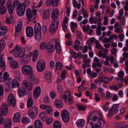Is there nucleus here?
<instances>
[{"mask_svg":"<svg viewBox=\"0 0 128 128\" xmlns=\"http://www.w3.org/2000/svg\"><path fill=\"white\" fill-rule=\"evenodd\" d=\"M96 112H93L88 118L87 123H90L91 128H102L104 125L105 122L102 118L100 114H96Z\"/></svg>","mask_w":128,"mask_h":128,"instance_id":"1","label":"nucleus"},{"mask_svg":"<svg viewBox=\"0 0 128 128\" xmlns=\"http://www.w3.org/2000/svg\"><path fill=\"white\" fill-rule=\"evenodd\" d=\"M58 10L57 8L53 10L51 16L52 20L49 28L50 31L52 33L54 32L58 28L59 24V20L58 17Z\"/></svg>","mask_w":128,"mask_h":128,"instance_id":"2","label":"nucleus"},{"mask_svg":"<svg viewBox=\"0 0 128 128\" xmlns=\"http://www.w3.org/2000/svg\"><path fill=\"white\" fill-rule=\"evenodd\" d=\"M14 52V56L15 57L21 58H24L23 60L27 62L30 56L27 54H25V49L24 48L20 46H16L15 48L10 52Z\"/></svg>","mask_w":128,"mask_h":128,"instance_id":"3","label":"nucleus"},{"mask_svg":"<svg viewBox=\"0 0 128 128\" xmlns=\"http://www.w3.org/2000/svg\"><path fill=\"white\" fill-rule=\"evenodd\" d=\"M64 94L62 95L61 96V98L63 99L65 102L70 104L72 103V98L71 96L70 91L66 90L64 92Z\"/></svg>","mask_w":128,"mask_h":128,"instance_id":"4","label":"nucleus"},{"mask_svg":"<svg viewBox=\"0 0 128 128\" xmlns=\"http://www.w3.org/2000/svg\"><path fill=\"white\" fill-rule=\"evenodd\" d=\"M37 12L36 10H33L32 11L30 9H28L26 11V14L28 20L32 21L35 18V16L36 15Z\"/></svg>","mask_w":128,"mask_h":128,"instance_id":"5","label":"nucleus"},{"mask_svg":"<svg viewBox=\"0 0 128 128\" xmlns=\"http://www.w3.org/2000/svg\"><path fill=\"white\" fill-rule=\"evenodd\" d=\"M22 74L24 75H28L32 74L33 70L32 67L29 65H25L22 68Z\"/></svg>","mask_w":128,"mask_h":128,"instance_id":"6","label":"nucleus"},{"mask_svg":"<svg viewBox=\"0 0 128 128\" xmlns=\"http://www.w3.org/2000/svg\"><path fill=\"white\" fill-rule=\"evenodd\" d=\"M26 8V5L24 4H20L17 6L16 12L19 16H21L24 15Z\"/></svg>","mask_w":128,"mask_h":128,"instance_id":"7","label":"nucleus"},{"mask_svg":"<svg viewBox=\"0 0 128 128\" xmlns=\"http://www.w3.org/2000/svg\"><path fill=\"white\" fill-rule=\"evenodd\" d=\"M61 116L63 121L65 122H68L70 120V115L68 111L66 110H62Z\"/></svg>","mask_w":128,"mask_h":128,"instance_id":"8","label":"nucleus"},{"mask_svg":"<svg viewBox=\"0 0 128 128\" xmlns=\"http://www.w3.org/2000/svg\"><path fill=\"white\" fill-rule=\"evenodd\" d=\"M45 62L44 61L42 60L38 61L36 66L37 70L39 72L43 71L45 69Z\"/></svg>","mask_w":128,"mask_h":128,"instance_id":"9","label":"nucleus"},{"mask_svg":"<svg viewBox=\"0 0 128 128\" xmlns=\"http://www.w3.org/2000/svg\"><path fill=\"white\" fill-rule=\"evenodd\" d=\"M38 113L37 108L35 106L31 108L28 112V115L32 118H34L35 117V114H37Z\"/></svg>","mask_w":128,"mask_h":128,"instance_id":"10","label":"nucleus"},{"mask_svg":"<svg viewBox=\"0 0 128 128\" xmlns=\"http://www.w3.org/2000/svg\"><path fill=\"white\" fill-rule=\"evenodd\" d=\"M8 100L9 104H10L12 107L15 106L16 104V100L12 94H10L8 97Z\"/></svg>","mask_w":128,"mask_h":128,"instance_id":"11","label":"nucleus"},{"mask_svg":"<svg viewBox=\"0 0 128 128\" xmlns=\"http://www.w3.org/2000/svg\"><path fill=\"white\" fill-rule=\"evenodd\" d=\"M8 59L10 60L9 62L10 66L12 68L14 69H16L18 67L19 65L18 63L16 61L13 60L12 57H8Z\"/></svg>","mask_w":128,"mask_h":128,"instance_id":"12","label":"nucleus"},{"mask_svg":"<svg viewBox=\"0 0 128 128\" xmlns=\"http://www.w3.org/2000/svg\"><path fill=\"white\" fill-rule=\"evenodd\" d=\"M54 41L56 43L55 47L56 48V52L58 54H60L61 52V49L59 40L58 39H53L50 41V42H53Z\"/></svg>","mask_w":128,"mask_h":128,"instance_id":"13","label":"nucleus"},{"mask_svg":"<svg viewBox=\"0 0 128 128\" xmlns=\"http://www.w3.org/2000/svg\"><path fill=\"white\" fill-rule=\"evenodd\" d=\"M18 93L20 97L24 96L27 94L26 89L23 86L20 87L18 89Z\"/></svg>","mask_w":128,"mask_h":128,"instance_id":"14","label":"nucleus"},{"mask_svg":"<svg viewBox=\"0 0 128 128\" xmlns=\"http://www.w3.org/2000/svg\"><path fill=\"white\" fill-rule=\"evenodd\" d=\"M8 111L7 105L5 104H3L0 108V111L2 114L4 116L6 114Z\"/></svg>","mask_w":128,"mask_h":128,"instance_id":"15","label":"nucleus"},{"mask_svg":"<svg viewBox=\"0 0 128 128\" xmlns=\"http://www.w3.org/2000/svg\"><path fill=\"white\" fill-rule=\"evenodd\" d=\"M41 91L40 87L38 86L35 88L33 92V96L34 98H37L40 96Z\"/></svg>","mask_w":128,"mask_h":128,"instance_id":"16","label":"nucleus"},{"mask_svg":"<svg viewBox=\"0 0 128 128\" xmlns=\"http://www.w3.org/2000/svg\"><path fill=\"white\" fill-rule=\"evenodd\" d=\"M23 83L24 86L28 90L30 91L32 88V83L28 82L26 80H24Z\"/></svg>","mask_w":128,"mask_h":128,"instance_id":"17","label":"nucleus"},{"mask_svg":"<svg viewBox=\"0 0 128 128\" xmlns=\"http://www.w3.org/2000/svg\"><path fill=\"white\" fill-rule=\"evenodd\" d=\"M26 32L27 36L31 37L33 34V29L31 26H27L26 29Z\"/></svg>","mask_w":128,"mask_h":128,"instance_id":"18","label":"nucleus"},{"mask_svg":"<svg viewBox=\"0 0 128 128\" xmlns=\"http://www.w3.org/2000/svg\"><path fill=\"white\" fill-rule=\"evenodd\" d=\"M21 117V114L20 113L18 112L16 113L13 117V121L14 122H18L20 120Z\"/></svg>","mask_w":128,"mask_h":128,"instance_id":"19","label":"nucleus"},{"mask_svg":"<svg viewBox=\"0 0 128 128\" xmlns=\"http://www.w3.org/2000/svg\"><path fill=\"white\" fill-rule=\"evenodd\" d=\"M124 73L122 71H120L118 74V78H116V81L120 80V81L123 82L124 81Z\"/></svg>","mask_w":128,"mask_h":128,"instance_id":"20","label":"nucleus"},{"mask_svg":"<svg viewBox=\"0 0 128 128\" xmlns=\"http://www.w3.org/2000/svg\"><path fill=\"white\" fill-rule=\"evenodd\" d=\"M94 61L96 62L97 66L99 68H100L102 66V64L104 62V61L102 60H99L96 57H95L94 59Z\"/></svg>","mask_w":128,"mask_h":128,"instance_id":"21","label":"nucleus"},{"mask_svg":"<svg viewBox=\"0 0 128 128\" xmlns=\"http://www.w3.org/2000/svg\"><path fill=\"white\" fill-rule=\"evenodd\" d=\"M99 79L101 82L106 84H108L110 81V79L104 76H100Z\"/></svg>","mask_w":128,"mask_h":128,"instance_id":"22","label":"nucleus"},{"mask_svg":"<svg viewBox=\"0 0 128 128\" xmlns=\"http://www.w3.org/2000/svg\"><path fill=\"white\" fill-rule=\"evenodd\" d=\"M118 106V104H114L112 106V107L110 108L109 110V112H112L116 114L118 112V110L117 109Z\"/></svg>","mask_w":128,"mask_h":128,"instance_id":"23","label":"nucleus"},{"mask_svg":"<svg viewBox=\"0 0 128 128\" xmlns=\"http://www.w3.org/2000/svg\"><path fill=\"white\" fill-rule=\"evenodd\" d=\"M54 104L56 107L59 108H62L63 106L62 102L58 100H55L54 103Z\"/></svg>","mask_w":128,"mask_h":128,"instance_id":"24","label":"nucleus"},{"mask_svg":"<svg viewBox=\"0 0 128 128\" xmlns=\"http://www.w3.org/2000/svg\"><path fill=\"white\" fill-rule=\"evenodd\" d=\"M3 54L0 56V67L3 68L4 70L6 68V63L4 60L2 58Z\"/></svg>","mask_w":128,"mask_h":128,"instance_id":"25","label":"nucleus"},{"mask_svg":"<svg viewBox=\"0 0 128 128\" xmlns=\"http://www.w3.org/2000/svg\"><path fill=\"white\" fill-rule=\"evenodd\" d=\"M50 16V14L48 10L44 11L43 13L42 17L44 19L46 20L49 18Z\"/></svg>","mask_w":128,"mask_h":128,"instance_id":"26","label":"nucleus"},{"mask_svg":"<svg viewBox=\"0 0 128 128\" xmlns=\"http://www.w3.org/2000/svg\"><path fill=\"white\" fill-rule=\"evenodd\" d=\"M22 22L21 21L19 22L17 25L16 26L15 28V32H20L22 28Z\"/></svg>","mask_w":128,"mask_h":128,"instance_id":"27","label":"nucleus"},{"mask_svg":"<svg viewBox=\"0 0 128 128\" xmlns=\"http://www.w3.org/2000/svg\"><path fill=\"white\" fill-rule=\"evenodd\" d=\"M68 23V18L66 16L64 19L62 23V28L64 32H65L67 28L66 24Z\"/></svg>","mask_w":128,"mask_h":128,"instance_id":"28","label":"nucleus"},{"mask_svg":"<svg viewBox=\"0 0 128 128\" xmlns=\"http://www.w3.org/2000/svg\"><path fill=\"white\" fill-rule=\"evenodd\" d=\"M6 8L4 4H0V14L4 15L6 13Z\"/></svg>","mask_w":128,"mask_h":128,"instance_id":"29","label":"nucleus"},{"mask_svg":"<svg viewBox=\"0 0 128 128\" xmlns=\"http://www.w3.org/2000/svg\"><path fill=\"white\" fill-rule=\"evenodd\" d=\"M76 124L78 128L82 127L84 124L85 121L83 120L79 119L76 122Z\"/></svg>","mask_w":128,"mask_h":128,"instance_id":"30","label":"nucleus"},{"mask_svg":"<svg viewBox=\"0 0 128 128\" xmlns=\"http://www.w3.org/2000/svg\"><path fill=\"white\" fill-rule=\"evenodd\" d=\"M42 124L40 121L38 120H36L34 123V128H42Z\"/></svg>","mask_w":128,"mask_h":128,"instance_id":"31","label":"nucleus"},{"mask_svg":"<svg viewBox=\"0 0 128 128\" xmlns=\"http://www.w3.org/2000/svg\"><path fill=\"white\" fill-rule=\"evenodd\" d=\"M52 43L51 44H50L47 46V50L48 51L50 52H53L55 49V48L54 47V44L52 43V42H50Z\"/></svg>","mask_w":128,"mask_h":128,"instance_id":"32","label":"nucleus"},{"mask_svg":"<svg viewBox=\"0 0 128 128\" xmlns=\"http://www.w3.org/2000/svg\"><path fill=\"white\" fill-rule=\"evenodd\" d=\"M20 86V84L16 80H13L12 81V88H18Z\"/></svg>","mask_w":128,"mask_h":128,"instance_id":"33","label":"nucleus"},{"mask_svg":"<svg viewBox=\"0 0 128 128\" xmlns=\"http://www.w3.org/2000/svg\"><path fill=\"white\" fill-rule=\"evenodd\" d=\"M35 37L36 39L39 40L42 38L41 31L35 32Z\"/></svg>","mask_w":128,"mask_h":128,"instance_id":"34","label":"nucleus"},{"mask_svg":"<svg viewBox=\"0 0 128 128\" xmlns=\"http://www.w3.org/2000/svg\"><path fill=\"white\" fill-rule=\"evenodd\" d=\"M4 127L5 128H10L11 127V121L8 120L4 122Z\"/></svg>","mask_w":128,"mask_h":128,"instance_id":"35","label":"nucleus"},{"mask_svg":"<svg viewBox=\"0 0 128 128\" xmlns=\"http://www.w3.org/2000/svg\"><path fill=\"white\" fill-rule=\"evenodd\" d=\"M51 74L50 72H48L46 73L45 78L46 81L48 82H51Z\"/></svg>","mask_w":128,"mask_h":128,"instance_id":"36","label":"nucleus"},{"mask_svg":"<svg viewBox=\"0 0 128 128\" xmlns=\"http://www.w3.org/2000/svg\"><path fill=\"white\" fill-rule=\"evenodd\" d=\"M89 22L90 24H97L98 22H100L99 20H98L96 18H92L90 17L89 19Z\"/></svg>","mask_w":128,"mask_h":128,"instance_id":"37","label":"nucleus"},{"mask_svg":"<svg viewBox=\"0 0 128 128\" xmlns=\"http://www.w3.org/2000/svg\"><path fill=\"white\" fill-rule=\"evenodd\" d=\"M33 100L32 98H29L28 100L27 104V106L28 108H29L31 107L33 104Z\"/></svg>","mask_w":128,"mask_h":128,"instance_id":"38","label":"nucleus"},{"mask_svg":"<svg viewBox=\"0 0 128 128\" xmlns=\"http://www.w3.org/2000/svg\"><path fill=\"white\" fill-rule=\"evenodd\" d=\"M41 26L39 23H37L34 26V32L41 31Z\"/></svg>","mask_w":128,"mask_h":128,"instance_id":"39","label":"nucleus"},{"mask_svg":"<svg viewBox=\"0 0 128 128\" xmlns=\"http://www.w3.org/2000/svg\"><path fill=\"white\" fill-rule=\"evenodd\" d=\"M30 122V119L26 116H25L23 118L22 120V122L25 124H27Z\"/></svg>","mask_w":128,"mask_h":128,"instance_id":"40","label":"nucleus"},{"mask_svg":"<svg viewBox=\"0 0 128 128\" xmlns=\"http://www.w3.org/2000/svg\"><path fill=\"white\" fill-rule=\"evenodd\" d=\"M56 68L57 70H60L62 68L63 66L60 63L58 62H56Z\"/></svg>","mask_w":128,"mask_h":128,"instance_id":"41","label":"nucleus"},{"mask_svg":"<svg viewBox=\"0 0 128 128\" xmlns=\"http://www.w3.org/2000/svg\"><path fill=\"white\" fill-rule=\"evenodd\" d=\"M123 31V29L122 26H119L114 30L115 32L117 33H121Z\"/></svg>","mask_w":128,"mask_h":128,"instance_id":"42","label":"nucleus"},{"mask_svg":"<svg viewBox=\"0 0 128 128\" xmlns=\"http://www.w3.org/2000/svg\"><path fill=\"white\" fill-rule=\"evenodd\" d=\"M5 42L4 40H0V51L2 50L5 46Z\"/></svg>","mask_w":128,"mask_h":128,"instance_id":"43","label":"nucleus"},{"mask_svg":"<svg viewBox=\"0 0 128 128\" xmlns=\"http://www.w3.org/2000/svg\"><path fill=\"white\" fill-rule=\"evenodd\" d=\"M40 49L42 50H45L47 47V44L44 42H42L40 44Z\"/></svg>","mask_w":128,"mask_h":128,"instance_id":"44","label":"nucleus"},{"mask_svg":"<svg viewBox=\"0 0 128 128\" xmlns=\"http://www.w3.org/2000/svg\"><path fill=\"white\" fill-rule=\"evenodd\" d=\"M6 6L8 8H14L12 5V2L11 0H8L6 3Z\"/></svg>","mask_w":128,"mask_h":128,"instance_id":"45","label":"nucleus"},{"mask_svg":"<svg viewBox=\"0 0 128 128\" xmlns=\"http://www.w3.org/2000/svg\"><path fill=\"white\" fill-rule=\"evenodd\" d=\"M40 118L42 120L44 121L46 119V117L45 116L44 112H41L40 115Z\"/></svg>","mask_w":128,"mask_h":128,"instance_id":"46","label":"nucleus"},{"mask_svg":"<svg viewBox=\"0 0 128 128\" xmlns=\"http://www.w3.org/2000/svg\"><path fill=\"white\" fill-rule=\"evenodd\" d=\"M52 4L54 7L57 6L58 2V0H52Z\"/></svg>","mask_w":128,"mask_h":128,"instance_id":"47","label":"nucleus"},{"mask_svg":"<svg viewBox=\"0 0 128 128\" xmlns=\"http://www.w3.org/2000/svg\"><path fill=\"white\" fill-rule=\"evenodd\" d=\"M2 31L4 33L3 34H4L7 32L6 27L4 26H1L0 27Z\"/></svg>","mask_w":128,"mask_h":128,"instance_id":"48","label":"nucleus"},{"mask_svg":"<svg viewBox=\"0 0 128 128\" xmlns=\"http://www.w3.org/2000/svg\"><path fill=\"white\" fill-rule=\"evenodd\" d=\"M98 56L100 57H102L103 58H105L106 57V54H104L101 51L99 52L98 54Z\"/></svg>","mask_w":128,"mask_h":128,"instance_id":"49","label":"nucleus"},{"mask_svg":"<svg viewBox=\"0 0 128 128\" xmlns=\"http://www.w3.org/2000/svg\"><path fill=\"white\" fill-rule=\"evenodd\" d=\"M9 77V75L7 72H5L3 74V79L4 80H7Z\"/></svg>","mask_w":128,"mask_h":128,"instance_id":"50","label":"nucleus"},{"mask_svg":"<svg viewBox=\"0 0 128 128\" xmlns=\"http://www.w3.org/2000/svg\"><path fill=\"white\" fill-rule=\"evenodd\" d=\"M77 106L78 109L80 110H84L86 109L85 106L82 105H79L78 106Z\"/></svg>","mask_w":128,"mask_h":128,"instance_id":"51","label":"nucleus"},{"mask_svg":"<svg viewBox=\"0 0 128 128\" xmlns=\"http://www.w3.org/2000/svg\"><path fill=\"white\" fill-rule=\"evenodd\" d=\"M52 120H53L52 118H46V119L44 121H46V123L47 124H50L52 122Z\"/></svg>","mask_w":128,"mask_h":128,"instance_id":"52","label":"nucleus"},{"mask_svg":"<svg viewBox=\"0 0 128 128\" xmlns=\"http://www.w3.org/2000/svg\"><path fill=\"white\" fill-rule=\"evenodd\" d=\"M4 88L3 86L0 85V96H2L4 94Z\"/></svg>","mask_w":128,"mask_h":128,"instance_id":"53","label":"nucleus"},{"mask_svg":"<svg viewBox=\"0 0 128 128\" xmlns=\"http://www.w3.org/2000/svg\"><path fill=\"white\" fill-rule=\"evenodd\" d=\"M61 126V125L60 123L58 121H56L54 123L53 127H58Z\"/></svg>","mask_w":128,"mask_h":128,"instance_id":"54","label":"nucleus"},{"mask_svg":"<svg viewBox=\"0 0 128 128\" xmlns=\"http://www.w3.org/2000/svg\"><path fill=\"white\" fill-rule=\"evenodd\" d=\"M95 99V100L96 102H98L100 101V96L96 93H94Z\"/></svg>","mask_w":128,"mask_h":128,"instance_id":"55","label":"nucleus"},{"mask_svg":"<svg viewBox=\"0 0 128 128\" xmlns=\"http://www.w3.org/2000/svg\"><path fill=\"white\" fill-rule=\"evenodd\" d=\"M47 112L50 114H51L52 112V108L49 106V107H48L46 109Z\"/></svg>","mask_w":128,"mask_h":128,"instance_id":"56","label":"nucleus"},{"mask_svg":"<svg viewBox=\"0 0 128 128\" xmlns=\"http://www.w3.org/2000/svg\"><path fill=\"white\" fill-rule=\"evenodd\" d=\"M118 38L120 39V42L123 41L124 40V34H120L118 36Z\"/></svg>","mask_w":128,"mask_h":128,"instance_id":"57","label":"nucleus"},{"mask_svg":"<svg viewBox=\"0 0 128 128\" xmlns=\"http://www.w3.org/2000/svg\"><path fill=\"white\" fill-rule=\"evenodd\" d=\"M95 44H96V48L97 49H98L101 46V45L98 40L96 41L95 42Z\"/></svg>","mask_w":128,"mask_h":128,"instance_id":"58","label":"nucleus"},{"mask_svg":"<svg viewBox=\"0 0 128 128\" xmlns=\"http://www.w3.org/2000/svg\"><path fill=\"white\" fill-rule=\"evenodd\" d=\"M109 87L110 88L111 90L113 89L114 90H118V88L115 85H113L112 86H110Z\"/></svg>","mask_w":128,"mask_h":128,"instance_id":"59","label":"nucleus"},{"mask_svg":"<svg viewBox=\"0 0 128 128\" xmlns=\"http://www.w3.org/2000/svg\"><path fill=\"white\" fill-rule=\"evenodd\" d=\"M20 2L18 0H16L13 2V6L14 8H15L16 6H18L19 4H20Z\"/></svg>","mask_w":128,"mask_h":128,"instance_id":"60","label":"nucleus"},{"mask_svg":"<svg viewBox=\"0 0 128 128\" xmlns=\"http://www.w3.org/2000/svg\"><path fill=\"white\" fill-rule=\"evenodd\" d=\"M50 96L52 99H54L56 97V95L54 92L52 91L50 93Z\"/></svg>","mask_w":128,"mask_h":128,"instance_id":"61","label":"nucleus"},{"mask_svg":"<svg viewBox=\"0 0 128 128\" xmlns=\"http://www.w3.org/2000/svg\"><path fill=\"white\" fill-rule=\"evenodd\" d=\"M112 94L109 92H107L106 93V98L108 99L112 97Z\"/></svg>","mask_w":128,"mask_h":128,"instance_id":"62","label":"nucleus"},{"mask_svg":"<svg viewBox=\"0 0 128 128\" xmlns=\"http://www.w3.org/2000/svg\"><path fill=\"white\" fill-rule=\"evenodd\" d=\"M67 72L64 70H62V72L61 75V77L62 78H64L65 76V75Z\"/></svg>","mask_w":128,"mask_h":128,"instance_id":"63","label":"nucleus"},{"mask_svg":"<svg viewBox=\"0 0 128 128\" xmlns=\"http://www.w3.org/2000/svg\"><path fill=\"white\" fill-rule=\"evenodd\" d=\"M28 79L30 81H33L35 80V77L34 75L31 74H30V76L28 77Z\"/></svg>","mask_w":128,"mask_h":128,"instance_id":"64","label":"nucleus"}]
</instances>
